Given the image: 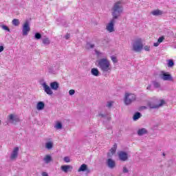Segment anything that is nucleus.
I'll return each mask as SVG.
<instances>
[{
  "label": "nucleus",
  "mask_w": 176,
  "mask_h": 176,
  "mask_svg": "<svg viewBox=\"0 0 176 176\" xmlns=\"http://www.w3.org/2000/svg\"><path fill=\"white\" fill-rule=\"evenodd\" d=\"M120 1H117L113 8H112V16L113 19L110 21V22L106 26V30L109 31V32H113L115 31V20H118L119 19V16L123 13V7L120 6Z\"/></svg>",
  "instance_id": "f257e3e1"
},
{
  "label": "nucleus",
  "mask_w": 176,
  "mask_h": 176,
  "mask_svg": "<svg viewBox=\"0 0 176 176\" xmlns=\"http://www.w3.org/2000/svg\"><path fill=\"white\" fill-rule=\"evenodd\" d=\"M43 87L45 93L48 96H53V90L57 91L60 89V83L57 81H54L50 83V86L46 82L43 83Z\"/></svg>",
  "instance_id": "f03ea898"
},
{
  "label": "nucleus",
  "mask_w": 176,
  "mask_h": 176,
  "mask_svg": "<svg viewBox=\"0 0 176 176\" xmlns=\"http://www.w3.org/2000/svg\"><path fill=\"white\" fill-rule=\"evenodd\" d=\"M98 67L100 68L102 72H107V74H110L111 71H112L111 63L107 58H101L99 60L98 62Z\"/></svg>",
  "instance_id": "7ed1b4c3"
},
{
  "label": "nucleus",
  "mask_w": 176,
  "mask_h": 176,
  "mask_svg": "<svg viewBox=\"0 0 176 176\" xmlns=\"http://www.w3.org/2000/svg\"><path fill=\"white\" fill-rule=\"evenodd\" d=\"M164 105H166V100H155L153 102H148L147 106L150 109H159L162 108Z\"/></svg>",
  "instance_id": "20e7f679"
},
{
  "label": "nucleus",
  "mask_w": 176,
  "mask_h": 176,
  "mask_svg": "<svg viewBox=\"0 0 176 176\" xmlns=\"http://www.w3.org/2000/svg\"><path fill=\"white\" fill-rule=\"evenodd\" d=\"M8 121L11 124L16 125L17 124V123H19L20 117H19V116H17L16 114L12 113L8 116Z\"/></svg>",
  "instance_id": "39448f33"
},
{
  "label": "nucleus",
  "mask_w": 176,
  "mask_h": 176,
  "mask_svg": "<svg viewBox=\"0 0 176 176\" xmlns=\"http://www.w3.org/2000/svg\"><path fill=\"white\" fill-rule=\"evenodd\" d=\"M144 49V45L140 38L136 40L133 44V50L134 52H141Z\"/></svg>",
  "instance_id": "423d86ee"
},
{
  "label": "nucleus",
  "mask_w": 176,
  "mask_h": 176,
  "mask_svg": "<svg viewBox=\"0 0 176 176\" xmlns=\"http://www.w3.org/2000/svg\"><path fill=\"white\" fill-rule=\"evenodd\" d=\"M135 95L134 94H126L125 97L124 99V102L125 105H130L133 101H135Z\"/></svg>",
  "instance_id": "0eeeda50"
},
{
  "label": "nucleus",
  "mask_w": 176,
  "mask_h": 176,
  "mask_svg": "<svg viewBox=\"0 0 176 176\" xmlns=\"http://www.w3.org/2000/svg\"><path fill=\"white\" fill-rule=\"evenodd\" d=\"M31 31V28L30 27V21L26 20L25 22L23 25L22 28V35L23 36H27L28 35V32Z\"/></svg>",
  "instance_id": "6e6552de"
},
{
  "label": "nucleus",
  "mask_w": 176,
  "mask_h": 176,
  "mask_svg": "<svg viewBox=\"0 0 176 176\" xmlns=\"http://www.w3.org/2000/svg\"><path fill=\"white\" fill-rule=\"evenodd\" d=\"M161 79L164 80H168V82H173V76L168 72H162L160 75Z\"/></svg>",
  "instance_id": "1a4fd4ad"
},
{
  "label": "nucleus",
  "mask_w": 176,
  "mask_h": 176,
  "mask_svg": "<svg viewBox=\"0 0 176 176\" xmlns=\"http://www.w3.org/2000/svg\"><path fill=\"white\" fill-rule=\"evenodd\" d=\"M106 166L111 170H113L116 167V162L112 158H109L106 160Z\"/></svg>",
  "instance_id": "9d476101"
},
{
  "label": "nucleus",
  "mask_w": 176,
  "mask_h": 176,
  "mask_svg": "<svg viewBox=\"0 0 176 176\" xmlns=\"http://www.w3.org/2000/svg\"><path fill=\"white\" fill-rule=\"evenodd\" d=\"M118 157L121 162H127L129 160V154L124 151H120L118 153Z\"/></svg>",
  "instance_id": "9b49d317"
},
{
  "label": "nucleus",
  "mask_w": 176,
  "mask_h": 176,
  "mask_svg": "<svg viewBox=\"0 0 176 176\" xmlns=\"http://www.w3.org/2000/svg\"><path fill=\"white\" fill-rule=\"evenodd\" d=\"M19 147H15L12 153H11L10 155V160H16V159H17V157L19 156Z\"/></svg>",
  "instance_id": "f8f14e48"
},
{
  "label": "nucleus",
  "mask_w": 176,
  "mask_h": 176,
  "mask_svg": "<svg viewBox=\"0 0 176 176\" xmlns=\"http://www.w3.org/2000/svg\"><path fill=\"white\" fill-rule=\"evenodd\" d=\"M100 118H103V119H107V120H111V114L108 111H101L99 114Z\"/></svg>",
  "instance_id": "ddd939ff"
},
{
  "label": "nucleus",
  "mask_w": 176,
  "mask_h": 176,
  "mask_svg": "<svg viewBox=\"0 0 176 176\" xmlns=\"http://www.w3.org/2000/svg\"><path fill=\"white\" fill-rule=\"evenodd\" d=\"M74 168L71 165H63L60 166V170L63 171V173H69V171H72Z\"/></svg>",
  "instance_id": "4468645a"
},
{
  "label": "nucleus",
  "mask_w": 176,
  "mask_h": 176,
  "mask_svg": "<svg viewBox=\"0 0 176 176\" xmlns=\"http://www.w3.org/2000/svg\"><path fill=\"white\" fill-rule=\"evenodd\" d=\"M78 173H80L81 171H86L87 173H90V169L87 168V165L86 164H82L80 168L78 170Z\"/></svg>",
  "instance_id": "2eb2a0df"
},
{
  "label": "nucleus",
  "mask_w": 176,
  "mask_h": 176,
  "mask_svg": "<svg viewBox=\"0 0 176 176\" xmlns=\"http://www.w3.org/2000/svg\"><path fill=\"white\" fill-rule=\"evenodd\" d=\"M36 109L38 111H43L45 109V102L43 101H39L36 104Z\"/></svg>",
  "instance_id": "dca6fc26"
},
{
  "label": "nucleus",
  "mask_w": 176,
  "mask_h": 176,
  "mask_svg": "<svg viewBox=\"0 0 176 176\" xmlns=\"http://www.w3.org/2000/svg\"><path fill=\"white\" fill-rule=\"evenodd\" d=\"M91 74L93 75V76H100V75L101 74L98 69L95 67L91 69Z\"/></svg>",
  "instance_id": "f3484780"
},
{
  "label": "nucleus",
  "mask_w": 176,
  "mask_h": 176,
  "mask_svg": "<svg viewBox=\"0 0 176 176\" xmlns=\"http://www.w3.org/2000/svg\"><path fill=\"white\" fill-rule=\"evenodd\" d=\"M145 134H148V130L145 128H142L140 129H138V135L141 137L142 135H145Z\"/></svg>",
  "instance_id": "a211bd4d"
},
{
  "label": "nucleus",
  "mask_w": 176,
  "mask_h": 176,
  "mask_svg": "<svg viewBox=\"0 0 176 176\" xmlns=\"http://www.w3.org/2000/svg\"><path fill=\"white\" fill-rule=\"evenodd\" d=\"M151 14H153V16H162V14H163V11L160 10H155L151 12Z\"/></svg>",
  "instance_id": "6ab92c4d"
},
{
  "label": "nucleus",
  "mask_w": 176,
  "mask_h": 176,
  "mask_svg": "<svg viewBox=\"0 0 176 176\" xmlns=\"http://www.w3.org/2000/svg\"><path fill=\"white\" fill-rule=\"evenodd\" d=\"M142 114H141V113L136 112L133 114V120L135 122V121L138 120V119H140V118H142Z\"/></svg>",
  "instance_id": "aec40b11"
},
{
  "label": "nucleus",
  "mask_w": 176,
  "mask_h": 176,
  "mask_svg": "<svg viewBox=\"0 0 176 176\" xmlns=\"http://www.w3.org/2000/svg\"><path fill=\"white\" fill-rule=\"evenodd\" d=\"M154 89H160L161 87V85H160V82L156 81V80H153L151 82Z\"/></svg>",
  "instance_id": "412c9836"
},
{
  "label": "nucleus",
  "mask_w": 176,
  "mask_h": 176,
  "mask_svg": "<svg viewBox=\"0 0 176 176\" xmlns=\"http://www.w3.org/2000/svg\"><path fill=\"white\" fill-rule=\"evenodd\" d=\"M42 42L44 46H49L50 45V39L49 38H42Z\"/></svg>",
  "instance_id": "4be33fe9"
},
{
  "label": "nucleus",
  "mask_w": 176,
  "mask_h": 176,
  "mask_svg": "<svg viewBox=\"0 0 176 176\" xmlns=\"http://www.w3.org/2000/svg\"><path fill=\"white\" fill-rule=\"evenodd\" d=\"M43 160H44L45 163H46V164H49V163H50V162H52V156L47 155L44 157Z\"/></svg>",
  "instance_id": "5701e85b"
},
{
  "label": "nucleus",
  "mask_w": 176,
  "mask_h": 176,
  "mask_svg": "<svg viewBox=\"0 0 176 176\" xmlns=\"http://www.w3.org/2000/svg\"><path fill=\"white\" fill-rule=\"evenodd\" d=\"M54 129L61 130L63 129V124L60 122H57L54 125Z\"/></svg>",
  "instance_id": "b1692460"
},
{
  "label": "nucleus",
  "mask_w": 176,
  "mask_h": 176,
  "mask_svg": "<svg viewBox=\"0 0 176 176\" xmlns=\"http://www.w3.org/2000/svg\"><path fill=\"white\" fill-rule=\"evenodd\" d=\"M45 148L50 151V149L53 148V142H47L45 143Z\"/></svg>",
  "instance_id": "393cba45"
},
{
  "label": "nucleus",
  "mask_w": 176,
  "mask_h": 176,
  "mask_svg": "<svg viewBox=\"0 0 176 176\" xmlns=\"http://www.w3.org/2000/svg\"><path fill=\"white\" fill-rule=\"evenodd\" d=\"M12 23V25H14L15 27H18V25H20V21L17 19H14Z\"/></svg>",
  "instance_id": "a878e982"
},
{
  "label": "nucleus",
  "mask_w": 176,
  "mask_h": 176,
  "mask_svg": "<svg viewBox=\"0 0 176 176\" xmlns=\"http://www.w3.org/2000/svg\"><path fill=\"white\" fill-rule=\"evenodd\" d=\"M34 39H36V41H39V39H42V34L40 32H36L34 34Z\"/></svg>",
  "instance_id": "bb28decb"
},
{
  "label": "nucleus",
  "mask_w": 176,
  "mask_h": 176,
  "mask_svg": "<svg viewBox=\"0 0 176 176\" xmlns=\"http://www.w3.org/2000/svg\"><path fill=\"white\" fill-rule=\"evenodd\" d=\"M94 44H91V43L87 42L86 45V49L90 50V49H94Z\"/></svg>",
  "instance_id": "cd10ccee"
},
{
  "label": "nucleus",
  "mask_w": 176,
  "mask_h": 176,
  "mask_svg": "<svg viewBox=\"0 0 176 176\" xmlns=\"http://www.w3.org/2000/svg\"><path fill=\"white\" fill-rule=\"evenodd\" d=\"M48 72L49 74L54 75V74H56V70H54V67L53 66H50L48 68Z\"/></svg>",
  "instance_id": "c85d7f7f"
},
{
  "label": "nucleus",
  "mask_w": 176,
  "mask_h": 176,
  "mask_svg": "<svg viewBox=\"0 0 176 176\" xmlns=\"http://www.w3.org/2000/svg\"><path fill=\"white\" fill-rule=\"evenodd\" d=\"M0 27L2 28V30H4V31H7L8 32H10V29L8 25H1Z\"/></svg>",
  "instance_id": "c756f323"
},
{
  "label": "nucleus",
  "mask_w": 176,
  "mask_h": 176,
  "mask_svg": "<svg viewBox=\"0 0 176 176\" xmlns=\"http://www.w3.org/2000/svg\"><path fill=\"white\" fill-rule=\"evenodd\" d=\"M168 67H169V68L174 67V60L173 59L168 60Z\"/></svg>",
  "instance_id": "7c9ffc66"
},
{
  "label": "nucleus",
  "mask_w": 176,
  "mask_h": 176,
  "mask_svg": "<svg viewBox=\"0 0 176 176\" xmlns=\"http://www.w3.org/2000/svg\"><path fill=\"white\" fill-rule=\"evenodd\" d=\"M117 148H118V145L114 144L113 146L111 148L110 151L112 153V155H113V153H115V152H116Z\"/></svg>",
  "instance_id": "2f4dec72"
},
{
  "label": "nucleus",
  "mask_w": 176,
  "mask_h": 176,
  "mask_svg": "<svg viewBox=\"0 0 176 176\" xmlns=\"http://www.w3.org/2000/svg\"><path fill=\"white\" fill-rule=\"evenodd\" d=\"M112 105H113V101H109L107 102V104L106 105V107H107V108H111Z\"/></svg>",
  "instance_id": "473e14b6"
},
{
  "label": "nucleus",
  "mask_w": 176,
  "mask_h": 176,
  "mask_svg": "<svg viewBox=\"0 0 176 176\" xmlns=\"http://www.w3.org/2000/svg\"><path fill=\"white\" fill-rule=\"evenodd\" d=\"M122 173L124 174H127V173H129V169L127 168V167L123 166V168H122Z\"/></svg>",
  "instance_id": "72a5a7b5"
},
{
  "label": "nucleus",
  "mask_w": 176,
  "mask_h": 176,
  "mask_svg": "<svg viewBox=\"0 0 176 176\" xmlns=\"http://www.w3.org/2000/svg\"><path fill=\"white\" fill-rule=\"evenodd\" d=\"M163 41H164V36H161L160 37H159L157 42L162 43Z\"/></svg>",
  "instance_id": "f704fd0d"
},
{
  "label": "nucleus",
  "mask_w": 176,
  "mask_h": 176,
  "mask_svg": "<svg viewBox=\"0 0 176 176\" xmlns=\"http://www.w3.org/2000/svg\"><path fill=\"white\" fill-rule=\"evenodd\" d=\"M111 60L113 61V63H118V59L116 58V56H112L111 57Z\"/></svg>",
  "instance_id": "c9c22d12"
},
{
  "label": "nucleus",
  "mask_w": 176,
  "mask_h": 176,
  "mask_svg": "<svg viewBox=\"0 0 176 176\" xmlns=\"http://www.w3.org/2000/svg\"><path fill=\"white\" fill-rule=\"evenodd\" d=\"M63 160H64V162H65V163H69V162H71L69 157H65Z\"/></svg>",
  "instance_id": "e433bc0d"
},
{
  "label": "nucleus",
  "mask_w": 176,
  "mask_h": 176,
  "mask_svg": "<svg viewBox=\"0 0 176 176\" xmlns=\"http://www.w3.org/2000/svg\"><path fill=\"white\" fill-rule=\"evenodd\" d=\"M145 109H148V107L141 106V107H139V111H144Z\"/></svg>",
  "instance_id": "4c0bfd02"
},
{
  "label": "nucleus",
  "mask_w": 176,
  "mask_h": 176,
  "mask_svg": "<svg viewBox=\"0 0 176 176\" xmlns=\"http://www.w3.org/2000/svg\"><path fill=\"white\" fill-rule=\"evenodd\" d=\"M69 96H74V94H75V89H70L69 91Z\"/></svg>",
  "instance_id": "58836bf2"
},
{
  "label": "nucleus",
  "mask_w": 176,
  "mask_h": 176,
  "mask_svg": "<svg viewBox=\"0 0 176 176\" xmlns=\"http://www.w3.org/2000/svg\"><path fill=\"white\" fill-rule=\"evenodd\" d=\"M144 49L146 52H149V50H151V47L148 45L144 46Z\"/></svg>",
  "instance_id": "ea45409f"
},
{
  "label": "nucleus",
  "mask_w": 176,
  "mask_h": 176,
  "mask_svg": "<svg viewBox=\"0 0 176 176\" xmlns=\"http://www.w3.org/2000/svg\"><path fill=\"white\" fill-rule=\"evenodd\" d=\"M3 50H5V47H3V45H0V53H2Z\"/></svg>",
  "instance_id": "a19ab883"
},
{
  "label": "nucleus",
  "mask_w": 176,
  "mask_h": 176,
  "mask_svg": "<svg viewBox=\"0 0 176 176\" xmlns=\"http://www.w3.org/2000/svg\"><path fill=\"white\" fill-rule=\"evenodd\" d=\"M159 45H160V43L158 41L157 43H153V46H155V47H157V46H159Z\"/></svg>",
  "instance_id": "79ce46f5"
},
{
  "label": "nucleus",
  "mask_w": 176,
  "mask_h": 176,
  "mask_svg": "<svg viewBox=\"0 0 176 176\" xmlns=\"http://www.w3.org/2000/svg\"><path fill=\"white\" fill-rule=\"evenodd\" d=\"M41 175H42V176H49V175H48L47 173H46V172H43V173H41Z\"/></svg>",
  "instance_id": "37998d69"
},
{
  "label": "nucleus",
  "mask_w": 176,
  "mask_h": 176,
  "mask_svg": "<svg viewBox=\"0 0 176 176\" xmlns=\"http://www.w3.org/2000/svg\"><path fill=\"white\" fill-rule=\"evenodd\" d=\"M69 36H70L69 34H67L65 35V39H69Z\"/></svg>",
  "instance_id": "c03bdc74"
},
{
  "label": "nucleus",
  "mask_w": 176,
  "mask_h": 176,
  "mask_svg": "<svg viewBox=\"0 0 176 176\" xmlns=\"http://www.w3.org/2000/svg\"><path fill=\"white\" fill-rule=\"evenodd\" d=\"M152 87V85H149L148 87H147V90H151V88Z\"/></svg>",
  "instance_id": "a18cd8bd"
},
{
  "label": "nucleus",
  "mask_w": 176,
  "mask_h": 176,
  "mask_svg": "<svg viewBox=\"0 0 176 176\" xmlns=\"http://www.w3.org/2000/svg\"><path fill=\"white\" fill-rule=\"evenodd\" d=\"M163 155H164V156H165V154H164V153H163Z\"/></svg>",
  "instance_id": "49530a36"
},
{
  "label": "nucleus",
  "mask_w": 176,
  "mask_h": 176,
  "mask_svg": "<svg viewBox=\"0 0 176 176\" xmlns=\"http://www.w3.org/2000/svg\"><path fill=\"white\" fill-rule=\"evenodd\" d=\"M0 124H1V121H0Z\"/></svg>",
  "instance_id": "de8ad7c7"
}]
</instances>
